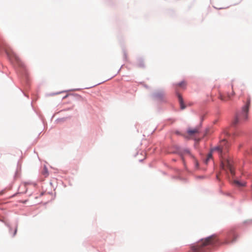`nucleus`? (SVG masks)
<instances>
[{
	"instance_id": "nucleus-1",
	"label": "nucleus",
	"mask_w": 252,
	"mask_h": 252,
	"mask_svg": "<svg viewBox=\"0 0 252 252\" xmlns=\"http://www.w3.org/2000/svg\"><path fill=\"white\" fill-rule=\"evenodd\" d=\"M229 145L225 139H223L220 141L218 146L212 149L211 152L208 154L206 159L205 160L206 164L212 158V153L217 152L220 156L221 160V168L226 172L229 171L230 173H234L235 171L232 165V161L227 158L225 154L228 152Z\"/></svg>"
},
{
	"instance_id": "nucleus-2",
	"label": "nucleus",
	"mask_w": 252,
	"mask_h": 252,
	"mask_svg": "<svg viewBox=\"0 0 252 252\" xmlns=\"http://www.w3.org/2000/svg\"><path fill=\"white\" fill-rule=\"evenodd\" d=\"M218 244V239L215 236H211L202 239L194 245L191 247L189 252H208L212 248Z\"/></svg>"
},
{
	"instance_id": "nucleus-3",
	"label": "nucleus",
	"mask_w": 252,
	"mask_h": 252,
	"mask_svg": "<svg viewBox=\"0 0 252 252\" xmlns=\"http://www.w3.org/2000/svg\"><path fill=\"white\" fill-rule=\"evenodd\" d=\"M186 86V83L185 81H182L180 83L177 84L175 86V91L177 95H178V97L179 99V103L180 104V107L182 109H184L185 108V105L184 104L183 100L181 96V95L178 93V88H181L182 89H185Z\"/></svg>"
},
{
	"instance_id": "nucleus-4",
	"label": "nucleus",
	"mask_w": 252,
	"mask_h": 252,
	"mask_svg": "<svg viewBox=\"0 0 252 252\" xmlns=\"http://www.w3.org/2000/svg\"><path fill=\"white\" fill-rule=\"evenodd\" d=\"M248 112L249 111H247L246 112V113H245L243 111V107H242L241 114L239 115L236 116L235 120L233 122V125H236L240 120H247L248 119Z\"/></svg>"
},
{
	"instance_id": "nucleus-5",
	"label": "nucleus",
	"mask_w": 252,
	"mask_h": 252,
	"mask_svg": "<svg viewBox=\"0 0 252 252\" xmlns=\"http://www.w3.org/2000/svg\"><path fill=\"white\" fill-rule=\"evenodd\" d=\"M235 93L234 91H233V86H232V92L231 93H227V96H225L223 94H220L219 95V98L222 101H227L229 100H231L232 97L234 96Z\"/></svg>"
},
{
	"instance_id": "nucleus-6",
	"label": "nucleus",
	"mask_w": 252,
	"mask_h": 252,
	"mask_svg": "<svg viewBox=\"0 0 252 252\" xmlns=\"http://www.w3.org/2000/svg\"><path fill=\"white\" fill-rule=\"evenodd\" d=\"M182 156H183V160L184 159L185 157H188L189 158H192L193 159L195 166L196 167L198 166V162L197 160L194 158V156L191 154L189 150V149H186L183 150L182 152Z\"/></svg>"
},
{
	"instance_id": "nucleus-7",
	"label": "nucleus",
	"mask_w": 252,
	"mask_h": 252,
	"mask_svg": "<svg viewBox=\"0 0 252 252\" xmlns=\"http://www.w3.org/2000/svg\"><path fill=\"white\" fill-rule=\"evenodd\" d=\"M6 52L8 56L11 60H15L17 62L19 61V57L14 52L7 50H6Z\"/></svg>"
},
{
	"instance_id": "nucleus-8",
	"label": "nucleus",
	"mask_w": 252,
	"mask_h": 252,
	"mask_svg": "<svg viewBox=\"0 0 252 252\" xmlns=\"http://www.w3.org/2000/svg\"><path fill=\"white\" fill-rule=\"evenodd\" d=\"M187 132L189 136H194L199 133V129L198 128H195L192 129H189Z\"/></svg>"
},
{
	"instance_id": "nucleus-9",
	"label": "nucleus",
	"mask_w": 252,
	"mask_h": 252,
	"mask_svg": "<svg viewBox=\"0 0 252 252\" xmlns=\"http://www.w3.org/2000/svg\"><path fill=\"white\" fill-rule=\"evenodd\" d=\"M251 97L249 96L247 98V102L246 104L243 107V111L245 113L247 112V111H249V108L251 105Z\"/></svg>"
},
{
	"instance_id": "nucleus-10",
	"label": "nucleus",
	"mask_w": 252,
	"mask_h": 252,
	"mask_svg": "<svg viewBox=\"0 0 252 252\" xmlns=\"http://www.w3.org/2000/svg\"><path fill=\"white\" fill-rule=\"evenodd\" d=\"M145 157V153L143 151L141 152L140 154H137L136 156L137 159L140 161H142Z\"/></svg>"
},
{
	"instance_id": "nucleus-11",
	"label": "nucleus",
	"mask_w": 252,
	"mask_h": 252,
	"mask_svg": "<svg viewBox=\"0 0 252 252\" xmlns=\"http://www.w3.org/2000/svg\"><path fill=\"white\" fill-rule=\"evenodd\" d=\"M233 183L238 187H243L245 186V182H241L240 181L234 179L233 181Z\"/></svg>"
},
{
	"instance_id": "nucleus-12",
	"label": "nucleus",
	"mask_w": 252,
	"mask_h": 252,
	"mask_svg": "<svg viewBox=\"0 0 252 252\" xmlns=\"http://www.w3.org/2000/svg\"><path fill=\"white\" fill-rule=\"evenodd\" d=\"M238 88L241 92L240 96L243 95H244L243 91L245 90V86L242 84H240L239 86H238Z\"/></svg>"
},
{
	"instance_id": "nucleus-13",
	"label": "nucleus",
	"mask_w": 252,
	"mask_h": 252,
	"mask_svg": "<svg viewBox=\"0 0 252 252\" xmlns=\"http://www.w3.org/2000/svg\"><path fill=\"white\" fill-rule=\"evenodd\" d=\"M156 95L157 97H160V96H163L164 95V94L163 92H160L159 93L156 94Z\"/></svg>"
},
{
	"instance_id": "nucleus-14",
	"label": "nucleus",
	"mask_w": 252,
	"mask_h": 252,
	"mask_svg": "<svg viewBox=\"0 0 252 252\" xmlns=\"http://www.w3.org/2000/svg\"><path fill=\"white\" fill-rule=\"evenodd\" d=\"M17 231V226H16L15 227V228L14 229V233H13V236H15V235L16 234Z\"/></svg>"
},
{
	"instance_id": "nucleus-15",
	"label": "nucleus",
	"mask_w": 252,
	"mask_h": 252,
	"mask_svg": "<svg viewBox=\"0 0 252 252\" xmlns=\"http://www.w3.org/2000/svg\"><path fill=\"white\" fill-rule=\"evenodd\" d=\"M214 7L217 8V9H221L225 8V7Z\"/></svg>"
},
{
	"instance_id": "nucleus-16",
	"label": "nucleus",
	"mask_w": 252,
	"mask_h": 252,
	"mask_svg": "<svg viewBox=\"0 0 252 252\" xmlns=\"http://www.w3.org/2000/svg\"><path fill=\"white\" fill-rule=\"evenodd\" d=\"M197 179H202L203 178V176H198L196 177Z\"/></svg>"
},
{
	"instance_id": "nucleus-17",
	"label": "nucleus",
	"mask_w": 252,
	"mask_h": 252,
	"mask_svg": "<svg viewBox=\"0 0 252 252\" xmlns=\"http://www.w3.org/2000/svg\"><path fill=\"white\" fill-rule=\"evenodd\" d=\"M9 231H10V232H11L12 231V229L11 227H10V228H9Z\"/></svg>"
},
{
	"instance_id": "nucleus-18",
	"label": "nucleus",
	"mask_w": 252,
	"mask_h": 252,
	"mask_svg": "<svg viewBox=\"0 0 252 252\" xmlns=\"http://www.w3.org/2000/svg\"><path fill=\"white\" fill-rule=\"evenodd\" d=\"M45 172L47 173V171L46 170V167H45Z\"/></svg>"
},
{
	"instance_id": "nucleus-19",
	"label": "nucleus",
	"mask_w": 252,
	"mask_h": 252,
	"mask_svg": "<svg viewBox=\"0 0 252 252\" xmlns=\"http://www.w3.org/2000/svg\"><path fill=\"white\" fill-rule=\"evenodd\" d=\"M217 178L218 179H219V176H218V175H217Z\"/></svg>"
},
{
	"instance_id": "nucleus-20",
	"label": "nucleus",
	"mask_w": 252,
	"mask_h": 252,
	"mask_svg": "<svg viewBox=\"0 0 252 252\" xmlns=\"http://www.w3.org/2000/svg\"><path fill=\"white\" fill-rule=\"evenodd\" d=\"M2 194V193H0V194Z\"/></svg>"
}]
</instances>
